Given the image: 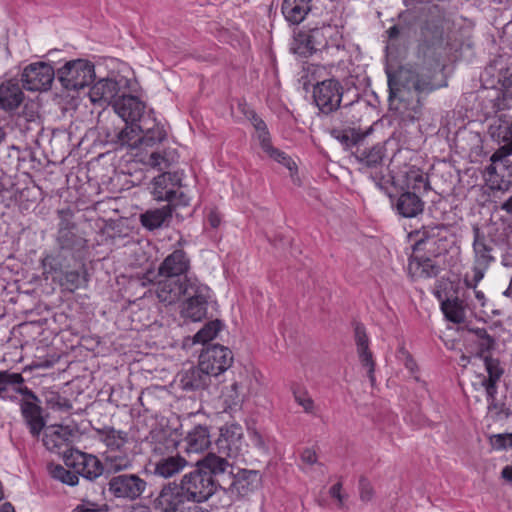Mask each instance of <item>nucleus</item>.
I'll use <instances>...</instances> for the list:
<instances>
[{"mask_svg":"<svg viewBox=\"0 0 512 512\" xmlns=\"http://www.w3.org/2000/svg\"><path fill=\"white\" fill-rule=\"evenodd\" d=\"M191 268V260L183 249H175L168 254L158 267L157 274L147 272L144 279L153 282L154 277H160L155 282V294L158 300L165 305H172V302L181 293L186 283H192L197 280L195 277H189L188 272Z\"/></svg>","mask_w":512,"mask_h":512,"instance_id":"1","label":"nucleus"},{"mask_svg":"<svg viewBox=\"0 0 512 512\" xmlns=\"http://www.w3.org/2000/svg\"><path fill=\"white\" fill-rule=\"evenodd\" d=\"M419 13L422 19L419 27L418 46L424 54L435 53L449 45L453 23L446 18L437 5H425L409 13Z\"/></svg>","mask_w":512,"mask_h":512,"instance_id":"2","label":"nucleus"},{"mask_svg":"<svg viewBox=\"0 0 512 512\" xmlns=\"http://www.w3.org/2000/svg\"><path fill=\"white\" fill-rule=\"evenodd\" d=\"M389 101L398 100L409 104L421 93L435 89L430 79L411 68L400 67L396 72H387Z\"/></svg>","mask_w":512,"mask_h":512,"instance_id":"3","label":"nucleus"},{"mask_svg":"<svg viewBox=\"0 0 512 512\" xmlns=\"http://www.w3.org/2000/svg\"><path fill=\"white\" fill-rule=\"evenodd\" d=\"M491 229L488 228V231L484 232L477 225L473 226L474 266L472 268V285L483 279L486 270L496 259V248L503 242V239L493 236Z\"/></svg>","mask_w":512,"mask_h":512,"instance_id":"4","label":"nucleus"},{"mask_svg":"<svg viewBox=\"0 0 512 512\" xmlns=\"http://www.w3.org/2000/svg\"><path fill=\"white\" fill-rule=\"evenodd\" d=\"M181 290L172 304L177 303L184 297L185 300L180 311L181 316L193 322L203 320L207 315L208 301L211 297L210 288L197 279L192 283H186V286H183Z\"/></svg>","mask_w":512,"mask_h":512,"instance_id":"5","label":"nucleus"},{"mask_svg":"<svg viewBox=\"0 0 512 512\" xmlns=\"http://www.w3.org/2000/svg\"><path fill=\"white\" fill-rule=\"evenodd\" d=\"M179 443L174 438H165L157 441L153 446V453L159 455L153 463V473L164 479H169L179 474L189 465V461L181 456L177 450Z\"/></svg>","mask_w":512,"mask_h":512,"instance_id":"6","label":"nucleus"},{"mask_svg":"<svg viewBox=\"0 0 512 512\" xmlns=\"http://www.w3.org/2000/svg\"><path fill=\"white\" fill-rule=\"evenodd\" d=\"M179 484L189 502L201 504L207 502L219 489V482L211 479L204 470L197 466L185 473Z\"/></svg>","mask_w":512,"mask_h":512,"instance_id":"7","label":"nucleus"},{"mask_svg":"<svg viewBox=\"0 0 512 512\" xmlns=\"http://www.w3.org/2000/svg\"><path fill=\"white\" fill-rule=\"evenodd\" d=\"M95 78V66L86 59L67 61L56 71V79L66 90L78 91L90 85Z\"/></svg>","mask_w":512,"mask_h":512,"instance_id":"8","label":"nucleus"},{"mask_svg":"<svg viewBox=\"0 0 512 512\" xmlns=\"http://www.w3.org/2000/svg\"><path fill=\"white\" fill-rule=\"evenodd\" d=\"M261 483V475L257 470L233 468L227 479L219 482V489L232 500H240L254 492Z\"/></svg>","mask_w":512,"mask_h":512,"instance_id":"9","label":"nucleus"},{"mask_svg":"<svg viewBox=\"0 0 512 512\" xmlns=\"http://www.w3.org/2000/svg\"><path fill=\"white\" fill-rule=\"evenodd\" d=\"M107 486L112 496L131 502L141 499L148 489L147 481L137 473H121L112 476Z\"/></svg>","mask_w":512,"mask_h":512,"instance_id":"10","label":"nucleus"},{"mask_svg":"<svg viewBox=\"0 0 512 512\" xmlns=\"http://www.w3.org/2000/svg\"><path fill=\"white\" fill-rule=\"evenodd\" d=\"M55 78L56 71L50 64L36 62L24 68L21 81L28 91H47Z\"/></svg>","mask_w":512,"mask_h":512,"instance_id":"11","label":"nucleus"},{"mask_svg":"<svg viewBox=\"0 0 512 512\" xmlns=\"http://www.w3.org/2000/svg\"><path fill=\"white\" fill-rule=\"evenodd\" d=\"M343 87L336 79L324 80L314 86L313 98L324 114H330L340 107Z\"/></svg>","mask_w":512,"mask_h":512,"instance_id":"12","label":"nucleus"},{"mask_svg":"<svg viewBox=\"0 0 512 512\" xmlns=\"http://www.w3.org/2000/svg\"><path fill=\"white\" fill-rule=\"evenodd\" d=\"M233 362L231 350L222 345H210L199 356V365L212 376L226 371Z\"/></svg>","mask_w":512,"mask_h":512,"instance_id":"13","label":"nucleus"},{"mask_svg":"<svg viewBox=\"0 0 512 512\" xmlns=\"http://www.w3.org/2000/svg\"><path fill=\"white\" fill-rule=\"evenodd\" d=\"M512 154L494 152L486 168L490 175L492 189L507 191L512 186Z\"/></svg>","mask_w":512,"mask_h":512,"instance_id":"14","label":"nucleus"},{"mask_svg":"<svg viewBox=\"0 0 512 512\" xmlns=\"http://www.w3.org/2000/svg\"><path fill=\"white\" fill-rule=\"evenodd\" d=\"M65 464L73 468L78 477L82 476L89 481H94L105 473L102 460L79 450H72L69 455H66Z\"/></svg>","mask_w":512,"mask_h":512,"instance_id":"15","label":"nucleus"},{"mask_svg":"<svg viewBox=\"0 0 512 512\" xmlns=\"http://www.w3.org/2000/svg\"><path fill=\"white\" fill-rule=\"evenodd\" d=\"M187 502L189 501L179 482L171 481L161 487L153 501V507L158 512H182Z\"/></svg>","mask_w":512,"mask_h":512,"instance_id":"16","label":"nucleus"},{"mask_svg":"<svg viewBox=\"0 0 512 512\" xmlns=\"http://www.w3.org/2000/svg\"><path fill=\"white\" fill-rule=\"evenodd\" d=\"M113 109L126 124L140 123L148 116L146 104L138 97L129 94H123L114 100Z\"/></svg>","mask_w":512,"mask_h":512,"instance_id":"17","label":"nucleus"},{"mask_svg":"<svg viewBox=\"0 0 512 512\" xmlns=\"http://www.w3.org/2000/svg\"><path fill=\"white\" fill-rule=\"evenodd\" d=\"M443 226H425L415 232L416 240L413 246L414 252L426 251L430 254L439 255L446 251L444 245L446 239L441 237Z\"/></svg>","mask_w":512,"mask_h":512,"instance_id":"18","label":"nucleus"},{"mask_svg":"<svg viewBox=\"0 0 512 512\" xmlns=\"http://www.w3.org/2000/svg\"><path fill=\"white\" fill-rule=\"evenodd\" d=\"M228 458L224 454L209 452L203 458L197 460L196 466L204 470L214 481L221 482L223 479H227L234 468Z\"/></svg>","mask_w":512,"mask_h":512,"instance_id":"19","label":"nucleus"},{"mask_svg":"<svg viewBox=\"0 0 512 512\" xmlns=\"http://www.w3.org/2000/svg\"><path fill=\"white\" fill-rule=\"evenodd\" d=\"M242 443V428L239 425H231L221 428L215 444L217 453L224 454L229 458H236L240 454Z\"/></svg>","mask_w":512,"mask_h":512,"instance_id":"20","label":"nucleus"},{"mask_svg":"<svg viewBox=\"0 0 512 512\" xmlns=\"http://www.w3.org/2000/svg\"><path fill=\"white\" fill-rule=\"evenodd\" d=\"M24 378L20 373H13L8 370L0 371V399H7L5 393L12 386L16 393L23 396L20 401L29 403H41L39 397L27 386H23Z\"/></svg>","mask_w":512,"mask_h":512,"instance_id":"21","label":"nucleus"},{"mask_svg":"<svg viewBox=\"0 0 512 512\" xmlns=\"http://www.w3.org/2000/svg\"><path fill=\"white\" fill-rule=\"evenodd\" d=\"M24 378L20 373H13L8 370L0 371V399H7L5 393L12 386L16 393L23 396L20 401L29 403H41L39 397L27 386H23Z\"/></svg>","mask_w":512,"mask_h":512,"instance_id":"22","label":"nucleus"},{"mask_svg":"<svg viewBox=\"0 0 512 512\" xmlns=\"http://www.w3.org/2000/svg\"><path fill=\"white\" fill-rule=\"evenodd\" d=\"M139 125L141 146L153 147L162 143L167 138V131L154 117L152 110L148 111V116L142 119Z\"/></svg>","mask_w":512,"mask_h":512,"instance_id":"23","label":"nucleus"},{"mask_svg":"<svg viewBox=\"0 0 512 512\" xmlns=\"http://www.w3.org/2000/svg\"><path fill=\"white\" fill-rule=\"evenodd\" d=\"M488 134L492 140L501 146L495 152L512 154V120L499 116L492 120L488 127Z\"/></svg>","mask_w":512,"mask_h":512,"instance_id":"24","label":"nucleus"},{"mask_svg":"<svg viewBox=\"0 0 512 512\" xmlns=\"http://www.w3.org/2000/svg\"><path fill=\"white\" fill-rule=\"evenodd\" d=\"M20 412L29 433L35 439H39L41 432L46 428V419L43 416V408L40 403L20 401Z\"/></svg>","mask_w":512,"mask_h":512,"instance_id":"25","label":"nucleus"},{"mask_svg":"<svg viewBox=\"0 0 512 512\" xmlns=\"http://www.w3.org/2000/svg\"><path fill=\"white\" fill-rule=\"evenodd\" d=\"M392 206L399 216L414 218L422 214L425 202L417 193L404 191L398 197L392 199Z\"/></svg>","mask_w":512,"mask_h":512,"instance_id":"26","label":"nucleus"},{"mask_svg":"<svg viewBox=\"0 0 512 512\" xmlns=\"http://www.w3.org/2000/svg\"><path fill=\"white\" fill-rule=\"evenodd\" d=\"M354 332L359 360L362 366L367 369L368 378L373 386L376 381L374 375L375 362L373 360L372 352L369 350V339L367 337L365 327L362 324H356Z\"/></svg>","mask_w":512,"mask_h":512,"instance_id":"27","label":"nucleus"},{"mask_svg":"<svg viewBox=\"0 0 512 512\" xmlns=\"http://www.w3.org/2000/svg\"><path fill=\"white\" fill-rule=\"evenodd\" d=\"M102 457L104 472L107 475L115 476L121 473H125L133 467L134 458L125 450H106Z\"/></svg>","mask_w":512,"mask_h":512,"instance_id":"28","label":"nucleus"},{"mask_svg":"<svg viewBox=\"0 0 512 512\" xmlns=\"http://www.w3.org/2000/svg\"><path fill=\"white\" fill-rule=\"evenodd\" d=\"M179 386L185 391H196L207 388L211 383V375L199 364L182 370L179 374Z\"/></svg>","mask_w":512,"mask_h":512,"instance_id":"29","label":"nucleus"},{"mask_svg":"<svg viewBox=\"0 0 512 512\" xmlns=\"http://www.w3.org/2000/svg\"><path fill=\"white\" fill-rule=\"evenodd\" d=\"M119 83L110 78L100 79L90 88L89 97L94 104H112L119 96Z\"/></svg>","mask_w":512,"mask_h":512,"instance_id":"30","label":"nucleus"},{"mask_svg":"<svg viewBox=\"0 0 512 512\" xmlns=\"http://www.w3.org/2000/svg\"><path fill=\"white\" fill-rule=\"evenodd\" d=\"M76 225L70 219L62 218L57 232V242L61 249L79 251L86 245V240L77 235Z\"/></svg>","mask_w":512,"mask_h":512,"instance_id":"31","label":"nucleus"},{"mask_svg":"<svg viewBox=\"0 0 512 512\" xmlns=\"http://www.w3.org/2000/svg\"><path fill=\"white\" fill-rule=\"evenodd\" d=\"M71 431L62 425H52L44 429L43 445L51 452L60 453L70 442Z\"/></svg>","mask_w":512,"mask_h":512,"instance_id":"32","label":"nucleus"},{"mask_svg":"<svg viewBox=\"0 0 512 512\" xmlns=\"http://www.w3.org/2000/svg\"><path fill=\"white\" fill-rule=\"evenodd\" d=\"M440 268L429 257L411 256L408 263V273L413 279H428L436 277Z\"/></svg>","mask_w":512,"mask_h":512,"instance_id":"33","label":"nucleus"},{"mask_svg":"<svg viewBox=\"0 0 512 512\" xmlns=\"http://www.w3.org/2000/svg\"><path fill=\"white\" fill-rule=\"evenodd\" d=\"M173 209L170 204L161 208L149 209L140 215L141 225L153 231L155 229L167 226L172 218Z\"/></svg>","mask_w":512,"mask_h":512,"instance_id":"34","label":"nucleus"},{"mask_svg":"<svg viewBox=\"0 0 512 512\" xmlns=\"http://www.w3.org/2000/svg\"><path fill=\"white\" fill-rule=\"evenodd\" d=\"M187 453H200L207 449L211 443L207 426L197 425L192 428L184 439Z\"/></svg>","mask_w":512,"mask_h":512,"instance_id":"35","label":"nucleus"},{"mask_svg":"<svg viewBox=\"0 0 512 512\" xmlns=\"http://www.w3.org/2000/svg\"><path fill=\"white\" fill-rule=\"evenodd\" d=\"M95 431L99 440L107 447V450L123 451L128 443V433L116 430L112 426H104L103 428L95 429Z\"/></svg>","mask_w":512,"mask_h":512,"instance_id":"36","label":"nucleus"},{"mask_svg":"<svg viewBox=\"0 0 512 512\" xmlns=\"http://www.w3.org/2000/svg\"><path fill=\"white\" fill-rule=\"evenodd\" d=\"M23 100V92L19 84L9 80L0 86V107L4 110L16 109Z\"/></svg>","mask_w":512,"mask_h":512,"instance_id":"37","label":"nucleus"},{"mask_svg":"<svg viewBox=\"0 0 512 512\" xmlns=\"http://www.w3.org/2000/svg\"><path fill=\"white\" fill-rule=\"evenodd\" d=\"M385 149L382 144L366 148L363 144L352 151L355 159L368 168H376L383 161Z\"/></svg>","mask_w":512,"mask_h":512,"instance_id":"38","label":"nucleus"},{"mask_svg":"<svg viewBox=\"0 0 512 512\" xmlns=\"http://www.w3.org/2000/svg\"><path fill=\"white\" fill-rule=\"evenodd\" d=\"M310 1L311 0H284L281 10L285 19L293 25L301 23L311 9Z\"/></svg>","mask_w":512,"mask_h":512,"instance_id":"39","label":"nucleus"},{"mask_svg":"<svg viewBox=\"0 0 512 512\" xmlns=\"http://www.w3.org/2000/svg\"><path fill=\"white\" fill-rule=\"evenodd\" d=\"M112 142L120 147L137 148L141 146V138L138 123L126 124L119 132L112 138Z\"/></svg>","mask_w":512,"mask_h":512,"instance_id":"40","label":"nucleus"},{"mask_svg":"<svg viewBox=\"0 0 512 512\" xmlns=\"http://www.w3.org/2000/svg\"><path fill=\"white\" fill-rule=\"evenodd\" d=\"M172 181L170 173H163L154 178L153 182V195L158 201H172L177 195V191L169 188L168 185Z\"/></svg>","mask_w":512,"mask_h":512,"instance_id":"41","label":"nucleus"},{"mask_svg":"<svg viewBox=\"0 0 512 512\" xmlns=\"http://www.w3.org/2000/svg\"><path fill=\"white\" fill-rule=\"evenodd\" d=\"M333 138L338 140L345 149H357L365 140V134L355 129H333L331 131Z\"/></svg>","mask_w":512,"mask_h":512,"instance_id":"42","label":"nucleus"},{"mask_svg":"<svg viewBox=\"0 0 512 512\" xmlns=\"http://www.w3.org/2000/svg\"><path fill=\"white\" fill-rule=\"evenodd\" d=\"M441 309L445 317L453 323H461L465 320V307L463 301L455 297L441 303Z\"/></svg>","mask_w":512,"mask_h":512,"instance_id":"43","label":"nucleus"},{"mask_svg":"<svg viewBox=\"0 0 512 512\" xmlns=\"http://www.w3.org/2000/svg\"><path fill=\"white\" fill-rule=\"evenodd\" d=\"M406 186L407 191L415 192L419 195L421 191H428L430 189L429 181L424 176L422 171L416 168H410L406 172Z\"/></svg>","mask_w":512,"mask_h":512,"instance_id":"44","label":"nucleus"},{"mask_svg":"<svg viewBox=\"0 0 512 512\" xmlns=\"http://www.w3.org/2000/svg\"><path fill=\"white\" fill-rule=\"evenodd\" d=\"M48 471L53 479L60 481L63 484H67L69 486H75L78 484L79 478L75 470L70 471L60 464L50 463L48 465Z\"/></svg>","mask_w":512,"mask_h":512,"instance_id":"45","label":"nucleus"},{"mask_svg":"<svg viewBox=\"0 0 512 512\" xmlns=\"http://www.w3.org/2000/svg\"><path fill=\"white\" fill-rule=\"evenodd\" d=\"M239 385L233 383L229 389L223 392V410L227 413H234L240 410L242 404V396L238 391Z\"/></svg>","mask_w":512,"mask_h":512,"instance_id":"46","label":"nucleus"},{"mask_svg":"<svg viewBox=\"0 0 512 512\" xmlns=\"http://www.w3.org/2000/svg\"><path fill=\"white\" fill-rule=\"evenodd\" d=\"M291 51L301 57H308L314 53L308 32L299 31L294 35Z\"/></svg>","mask_w":512,"mask_h":512,"instance_id":"47","label":"nucleus"},{"mask_svg":"<svg viewBox=\"0 0 512 512\" xmlns=\"http://www.w3.org/2000/svg\"><path fill=\"white\" fill-rule=\"evenodd\" d=\"M222 326V322L218 319L206 323L204 327L194 335V342L205 344L213 340L222 329Z\"/></svg>","mask_w":512,"mask_h":512,"instance_id":"48","label":"nucleus"},{"mask_svg":"<svg viewBox=\"0 0 512 512\" xmlns=\"http://www.w3.org/2000/svg\"><path fill=\"white\" fill-rule=\"evenodd\" d=\"M476 336L477 345L479 348V356L483 358L486 356L485 353L490 352L495 347V339L490 336L486 329L484 328H476L470 330Z\"/></svg>","mask_w":512,"mask_h":512,"instance_id":"49","label":"nucleus"},{"mask_svg":"<svg viewBox=\"0 0 512 512\" xmlns=\"http://www.w3.org/2000/svg\"><path fill=\"white\" fill-rule=\"evenodd\" d=\"M324 37L325 42H327V49L328 48H336L344 49V40L342 36V32L336 25H324Z\"/></svg>","mask_w":512,"mask_h":512,"instance_id":"50","label":"nucleus"},{"mask_svg":"<svg viewBox=\"0 0 512 512\" xmlns=\"http://www.w3.org/2000/svg\"><path fill=\"white\" fill-rule=\"evenodd\" d=\"M292 393L295 402L300 405L306 413L312 414L314 412V401L308 395V392L299 386L292 388Z\"/></svg>","mask_w":512,"mask_h":512,"instance_id":"51","label":"nucleus"},{"mask_svg":"<svg viewBox=\"0 0 512 512\" xmlns=\"http://www.w3.org/2000/svg\"><path fill=\"white\" fill-rule=\"evenodd\" d=\"M483 360L486 371L488 373V377L484 378L483 380L499 381L504 373L503 368L500 366L499 360L490 356H483Z\"/></svg>","mask_w":512,"mask_h":512,"instance_id":"52","label":"nucleus"},{"mask_svg":"<svg viewBox=\"0 0 512 512\" xmlns=\"http://www.w3.org/2000/svg\"><path fill=\"white\" fill-rule=\"evenodd\" d=\"M488 412L496 420H505L511 415V411L506 405L496 399L487 402Z\"/></svg>","mask_w":512,"mask_h":512,"instance_id":"53","label":"nucleus"},{"mask_svg":"<svg viewBox=\"0 0 512 512\" xmlns=\"http://www.w3.org/2000/svg\"><path fill=\"white\" fill-rule=\"evenodd\" d=\"M308 34L310 37V44L312 43L314 52L327 49V42H325L324 37V25L309 30Z\"/></svg>","mask_w":512,"mask_h":512,"instance_id":"54","label":"nucleus"},{"mask_svg":"<svg viewBox=\"0 0 512 512\" xmlns=\"http://www.w3.org/2000/svg\"><path fill=\"white\" fill-rule=\"evenodd\" d=\"M493 448L503 450L512 447V433L496 434L490 437Z\"/></svg>","mask_w":512,"mask_h":512,"instance_id":"55","label":"nucleus"},{"mask_svg":"<svg viewBox=\"0 0 512 512\" xmlns=\"http://www.w3.org/2000/svg\"><path fill=\"white\" fill-rule=\"evenodd\" d=\"M359 495L360 499L364 502H369L374 497V489L370 481L364 476H361L359 479Z\"/></svg>","mask_w":512,"mask_h":512,"instance_id":"56","label":"nucleus"},{"mask_svg":"<svg viewBox=\"0 0 512 512\" xmlns=\"http://www.w3.org/2000/svg\"><path fill=\"white\" fill-rule=\"evenodd\" d=\"M264 152L275 161L283 164L289 170H292V165H295V163L289 156H287L284 152L278 150L277 148H274L273 146H271V151Z\"/></svg>","mask_w":512,"mask_h":512,"instance_id":"57","label":"nucleus"},{"mask_svg":"<svg viewBox=\"0 0 512 512\" xmlns=\"http://www.w3.org/2000/svg\"><path fill=\"white\" fill-rule=\"evenodd\" d=\"M371 179L380 190L387 192L389 185L392 184L393 177L390 174L382 175L380 173H375L374 175H371Z\"/></svg>","mask_w":512,"mask_h":512,"instance_id":"58","label":"nucleus"},{"mask_svg":"<svg viewBox=\"0 0 512 512\" xmlns=\"http://www.w3.org/2000/svg\"><path fill=\"white\" fill-rule=\"evenodd\" d=\"M48 403L52 405V408H58L62 411H68L72 408L69 400L59 396L58 394H54L53 397L48 400Z\"/></svg>","mask_w":512,"mask_h":512,"instance_id":"59","label":"nucleus"},{"mask_svg":"<svg viewBox=\"0 0 512 512\" xmlns=\"http://www.w3.org/2000/svg\"><path fill=\"white\" fill-rule=\"evenodd\" d=\"M341 490H342V482H340V481L337 482L336 484H334L329 490L330 496L337 500L339 508L344 507L345 499H346V496L341 493Z\"/></svg>","mask_w":512,"mask_h":512,"instance_id":"60","label":"nucleus"},{"mask_svg":"<svg viewBox=\"0 0 512 512\" xmlns=\"http://www.w3.org/2000/svg\"><path fill=\"white\" fill-rule=\"evenodd\" d=\"M472 282H473V275L471 277L466 276V278H465L466 286L472 290V293L474 294V297L478 301L479 305L483 307L485 305V300H486L485 295L482 291L476 289L478 283H475L474 285H472L471 284Z\"/></svg>","mask_w":512,"mask_h":512,"instance_id":"61","label":"nucleus"},{"mask_svg":"<svg viewBox=\"0 0 512 512\" xmlns=\"http://www.w3.org/2000/svg\"><path fill=\"white\" fill-rule=\"evenodd\" d=\"M65 282L70 286L71 290L77 289L81 285V277L77 271H69L64 276Z\"/></svg>","mask_w":512,"mask_h":512,"instance_id":"62","label":"nucleus"},{"mask_svg":"<svg viewBox=\"0 0 512 512\" xmlns=\"http://www.w3.org/2000/svg\"><path fill=\"white\" fill-rule=\"evenodd\" d=\"M257 139L263 151H271L272 144L268 128L260 132H257Z\"/></svg>","mask_w":512,"mask_h":512,"instance_id":"63","label":"nucleus"},{"mask_svg":"<svg viewBox=\"0 0 512 512\" xmlns=\"http://www.w3.org/2000/svg\"><path fill=\"white\" fill-rule=\"evenodd\" d=\"M72 512H101L99 505L91 501H82Z\"/></svg>","mask_w":512,"mask_h":512,"instance_id":"64","label":"nucleus"}]
</instances>
